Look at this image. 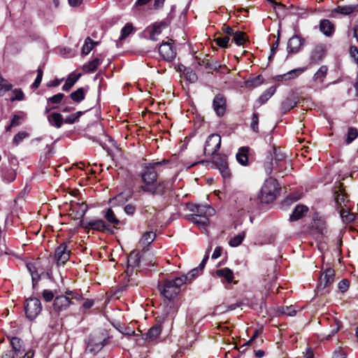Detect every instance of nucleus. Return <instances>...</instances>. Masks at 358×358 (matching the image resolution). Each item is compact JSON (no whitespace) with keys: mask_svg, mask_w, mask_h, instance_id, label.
I'll list each match as a JSON object with an SVG mask.
<instances>
[{"mask_svg":"<svg viewBox=\"0 0 358 358\" xmlns=\"http://www.w3.org/2000/svg\"><path fill=\"white\" fill-rule=\"evenodd\" d=\"M185 283V278H175L166 279L159 283L158 287L161 294L167 300L164 310L166 315H173L178 309L179 304L174 299L180 293L181 286Z\"/></svg>","mask_w":358,"mask_h":358,"instance_id":"obj_1","label":"nucleus"},{"mask_svg":"<svg viewBox=\"0 0 358 358\" xmlns=\"http://www.w3.org/2000/svg\"><path fill=\"white\" fill-rule=\"evenodd\" d=\"M168 163H169V160L163 159L160 162H154L146 164L141 174L143 184L140 187V189L144 192L149 190V188L157 180V172L161 171V167Z\"/></svg>","mask_w":358,"mask_h":358,"instance_id":"obj_2","label":"nucleus"},{"mask_svg":"<svg viewBox=\"0 0 358 358\" xmlns=\"http://www.w3.org/2000/svg\"><path fill=\"white\" fill-rule=\"evenodd\" d=\"M188 209L193 212L188 217L193 223L199 226H206L209 223V217L215 214V210L208 205L189 204Z\"/></svg>","mask_w":358,"mask_h":358,"instance_id":"obj_3","label":"nucleus"},{"mask_svg":"<svg viewBox=\"0 0 358 358\" xmlns=\"http://www.w3.org/2000/svg\"><path fill=\"white\" fill-rule=\"evenodd\" d=\"M83 299L82 295L78 292L67 290L65 292V295H59L55 297L53 302V309L55 311L59 313L66 310L73 303V300L80 301Z\"/></svg>","mask_w":358,"mask_h":358,"instance_id":"obj_4","label":"nucleus"},{"mask_svg":"<svg viewBox=\"0 0 358 358\" xmlns=\"http://www.w3.org/2000/svg\"><path fill=\"white\" fill-rule=\"evenodd\" d=\"M279 191L278 183L275 179L273 178L266 179L261 189V201L265 203L273 202L276 199Z\"/></svg>","mask_w":358,"mask_h":358,"instance_id":"obj_5","label":"nucleus"},{"mask_svg":"<svg viewBox=\"0 0 358 358\" xmlns=\"http://www.w3.org/2000/svg\"><path fill=\"white\" fill-rule=\"evenodd\" d=\"M110 336L105 332H100L91 335L89 338L87 350L93 354H96L109 343Z\"/></svg>","mask_w":358,"mask_h":358,"instance_id":"obj_6","label":"nucleus"},{"mask_svg":"<svg viewBox=\"0 0 358 358\" xmlns=\"http://www.w3.org/2000/svg\"><path fill=\"white\" fill-rule=\"evenodd\" d=\"M221 146V136L217 134H212L207 138L203 153L206 156L216 155Z\"/></svg>","mask_w":358,"mask_h":358,"instance_id":"obj_7","label":"nucleus"},{"mask_svg":"<svg viewBox=\"0 0 358 358\" xmlns=\"http://www.w3.org/2000/svg\"><path fill=\"white\" fill-rule=\"evenodd\" d=\"M41 309V303L39 299L31 298L26 300L24 311L29 320H34L40 314Z\"/></svg>","mask_w":358,"mask_h":358,"instance_id":"obj_8","label":"nucleus"},{"mask_svg":"<svg viewBox=\"0 0 358 358\" xmlns=\"http://www.w3.org/2000/svg\"><path fill=\"white\" fill-rule=\"evenodd\" d=\"M273 159L275 161V169H278L279 173L282 174V177L287 175L289 171L287 170L289 163L285 160V155L282 153L280 148H273Z\"/></svg>","mask_w":358,"mask_h":358,"instance_id":"obj_9","label":"nucleus"},{"mask_svg":"<svg viewBox=\"0 0 358 358\" xmlns=\"http://www.w3.org/2000/svg\"><path fill=\"white\" fill-rule=\"evenodd\" d=\"M167 27V24L164 21L157 22L152 26L148 27L144 31L145 37L152 40L157 41L158 36L161 34L162 29Z\"/></svg>","mask_w":358,"mask_h":358,"instance_id":"obj_10","label":"nucleus"},{"mask_svg":"<svg viewBox=\"0 0 358 358\" xmlns=\"http://www.w3.org/2000/svg\"><path fill=\"white\" fill-rule=\"evenodd\" d=\"M172 41V40L163 41L159 47V55L168 62L173 60L176 56V48L173 47Z\"/></svg>","mask_w":358,"mask_h":358,"instance_id":"obj_11","label":"nucleus"},{"mask_svg":"<svg viewBox=\"0 0 358 358\" xmlns=\"http://www.w3.org/2000/svg\"><path fill=\"white\" fill-rule=\"evenodd\" d=\"M303 45L304 39L300 35H294L287 42V52L289 54H296L302 49Z\"/></svg>","mask_w":358,"mask_h":358,"instance_id":"obj_12","label":"nucleus"},{"mask_svg":"<svg viewBox=\"0 0 358 358\" xmlns=\"http://www.w3.org/2000/svg\"><path fill=\"white\" fill-rule=\"evenodd\" d=\"M71 250L66 243L60 244L55 251V259L57 264H64L70 257Z\"/></svg>","mask_w":358,"mask_h":358,"instance_id":"obj_13","label":"nucleus"},{"mask_svg":"<svg viewBox=\"0 0 358 358\" xmlns=\"http://www.w3.org/2000/svg\"><path fill=\"white\" fill-rule=\"evenodd\" d=\"M80 227L88 230L103 231L107 229L106 223L101 219L94 220L92 221L81 220L80 222Z\"/></svg>","mask_w":358,"mask_h":358,"instance_id":"obj_14","label":"nucleus"},{"mask_svg":"<svg viewBox=\"0 0 358 358\" xmlns=\"http://www.w3.org/2000/svg\"><path fill=\"white\" fill-rule=\"evenodd\" d=\"M213 107L218 116L224 115L227 108V100L222 94H217L213 101Z\"/></svg>","mask_w":358,"mask_h":358,"instance_id":"obj_15","label":"nucleus"},{"mask_svg":"<svg viewBox=\"0 0 358 358\" xmlns=\"http://www.w3.org/2000/svg\"><path fill=\"white\" fill-rule=\"evenodd\" d=\"M171 187V183L168 180H162L155 182L154 185L149 188L146 192L152 194H164L166 190L169 189Z\"/></svg>","mask_w":358,"mask_h":358,"instance_id":"obj_16","label":"nucleus"},{"mask_svg":"<svg viewBox=\"0 0 358 358\" xmlns=\"http://www.w3.org/2000/svg\"><path fill=\"white\" fill-rule=\"evenodd\" d=\"M335 272L331 268L325 269L320 278L318 288L324 289L331 285L334 280Z\"/></svg>","mask_w":358,"mask_h":358,"instance_id":"obj_17","label":"nucleus"},{"mask_svg":"<svg viewBox=\"0 0 358 358\" xmlns=\"http://www.w3.org/2000/svg\"><path fill=\"white\" fill-rule=\"evenodd\" d=\"M320 31L327 37H331L336 31L335 24L328 19L321 20L319 24Z\"/></svg>","mask_w":358,"mask_h":358,"instance_id":"obj_18","label":"nucleus"},{"mask_svg":"<svg viewBox=\"0 0 358 358\" xmlns=\"http://www.w3.org/2000/svg\"><path fill=\"white\" fill-rule=\"evenodd\" d=\"M326 55V49L324 45L318 44L313 48L310 55V62L317 64L321 62Z\"/></svg>","mask_w":358,"mask_h":358,"instance_id":"obj_19","label":"nucleus"},{"mask_svg":"<svg viewBox=\"0 0 358 358\" xmlns=\"http://www.w3.org/2000/svg\"><path fill=\"white\" fill-rule=\"evenodd\" d=\"M357 12H358V4L338 6L331 10L330 17H335L334 13H340L344 15H348Z\"/></svg>","mask_w":358,"mask_h":358,"instance_id":"obj_20","label":"nucleus"},{"mask_svg":"<svg viewBox=\"0 0 358 358\" xmlns=\"http://www.w3.org/2000/svg\"><path fill=\"white\" fill-rule=\"evenodd\" d=\"M162 327L161 325L156 324L149 329V330L143 335V339L145 341H153L156 340L161 334Z\"/></svg>","mask_w":358,"mask_h":358,"instance_id":"obj_21","label":"nucleus"},{"mask_svg":"<svg viewBox=\"0 0 358 358\" xmlns=\"http://www.w3.org/2000/svg\"><path fill=\"white\" fill-rule=\"evenodd\" d=\"M308 211V208L305 205H297L289 216V221L295 222L302 218Z\"/></svg>","mask_w":358,"mask_h":358,"instance_id":"obj_22","label":"nucleus"},{"mask_svg":"<svg viewBox=\"0 0 358 358\" xmlns=\"http://www.w3.org/2000/svg\"><path fill=\"white\" fill-rule=\"evenodd\" d=\"M8 339L10 340V343L12 345L13 351V352L16 353V357L18 358H21V355L22 352L24 351V349L22 346V341L20 338L17 337H8Z\"/></svg>","mask_w":358,"mask_h":358,"instance_id":"obj_23","label":"nucleus"},{"mask_svg":"<svg viewBox=\"0 0 358 358\" xmlns=\"http://www.w3.org/2000/svg\"><path fill=\"white\" fill-rule=\"evenodd\" d=\"M341 186L342 183L340 182L339 187L341 189L335 192V201L336 204L343 209L347 207V203L349 200L347 199V196L343 193Z\"/></svg>","mask_w":358,"mask_h":358,"instance_id":"obj_24","label":"nucleus"},{"mask_svg":"<svg viewBox=\"0 0 358 358\" xmlns=\"http://www.w3.org/2000/svg\"><path fill=\"white\" fill-rule=\"evenodd\" d=\"M49 124L56 128H60L63 123L64 119L62 115L59 113H52L48 115Z\"/></svg>","mask_w":358,"mask_h":358,"instance_id":"obj_25","label":"nucleus"},{"mask_svg":"<svg viewBox=\"0 0 358 358\" xmlns=\"http://www.w3.org/2000/svg\"><path fill=\"white\" fill-rule=\"evenodd\" d=\"M27 267L30 272L32 280L33 287H35L38 280H40L41 274L43 273L42 271H38L36 268V265L32 263H29L27 264Z\"/></svg>","mask_w":358,"mask_h":358,"instance_id":"obj_26","label":"nucleus"},{"mask_svg":"<svg viewBox=\"0 0 358 358\" xmlns=\"http://www.w3.org/2000/svg\"><path fill=\"white\" fill-rule=\"evenodd\" d=\"M248 147H241L238 149L236 157L237 161L243 166H246L248 162Z\"/></svg>","mask_w":358,"mask_h":358,"instance_id":"obj_27","label":"nucleus"},{"mask_svg":"<svg viewBox=\"0 0 358 358\" xmlns=\"http://www.w3.org/2000/svg\"><path fill=\"white\" fill-rule=\"evenodd\" d=\"M156 238L155 233L152 231L145 232L138 242L139 246L145 248L152 243Z\"/></svg>","mask_w":358,"mask_h":358,"instance_id":"obj_28","label":"nucleus"},{"mask_svg":"<svg viewBox=\"0 0 358 358\" xmlns=\"http://www.w3.org/2000/svg\"><path fill=\"white\" fill-rule=\"evenodd\" d=\"M217 276L224 279L227 283L232 282L234 280V273L229 268H224L222 269H218L215 271Z\"/></svg>","mask_w":358,"mask_h":358,"instance_id":"obj_29","label":"nucleus"},{"mask_svg":"<svg viewBox=\"0 0 358 358\" xmlns=\"http://www.w3.org/2000/svg\"><path fill=\"white\" fill-rule=\"evenodd\" d=\"M305 71V69L303 68H299L295 69L293 70L289 71L285 74L280 75L278 76V80H289V79H294L299 76H300L303 71Z\"/></svg>","mask_w":358,"mask_h":358,"instance_id":"obj_30","label":"nucleus"},{"mask_svg":"<svg viewBox=\"0 0 358 358\" xmlns=\"http://www.w3.org/2000/svg\"><path fill=\"white\" fill-rule=\"evenodd\" d=\"M328 67L325 65L321 66L313 76V80L319 83H322L324 78L327 76Z\"/></svg>","mask_w":358,"mask_h":358,"instance_id":"obj_31","label":"nucleus"},{"mask_svg":"<svg viewBox=\"0 0 358 358\" xmlns=\"http://www.w3.org/2000/svg\"><path fill=\"white\" fill-rule=\"evenodd\" d=\"M80 75V74H76V73H71L69 76L67 78L64 85L62 87L63 90L64 91H69L78 81L79 79Z\"/></svg>","mask_w":358,"mask_h":358,"instance_id":"obj_32","label":"nucleus"},{"mask_svg":"<svg viewBox=\"0 0 358 358\" xmlns=\"http://www.w3.org/2000/svg\"><path fill=\"white\" fill-rule=\"evenodd\" d=\"M12 87L13 85L0 73V96H3L6 92L12 90Z\"/></svg>","mask_w":358,"mask_h":358,"instance_id":"obj_33","label":"nucleus"},{"mask_svg":"<svg viewBox=\"0 0 358 358\" xmlns=\"http://www.w3.org/2000/svg\"><path fill=\"white\" fill-rule=\"evenodd\" d=\"M101 60L99 58H94L83 66V70L90 73L94 71L101 64Z\"/></svg>","mask_w":358,"mask_h":358,"instance_id":"obj_34","label":"nucleus"},{"mask_svg":"<svg viewBox=\"0 0 358 358\" xmlns=\"http://www.w3.org/2000/svg\"><path fill=\"white\" fill-rule=\"evenodd\" d=\"M85 92L86 90H85L83 87H80L77 90L73 92L71 94L70 97L73 101L80 103L85 99Z\"/></svg>","mask_w":358,"mask_h":358,"instance_id":"obj_35","label":"nucleus"},{"mask_svg":"<svg viewBox=\"0 0 358 358\" xmlns=\"http://www.w3.org/2000/svg\"><path fill=\"white\" fill-rule=\"evenodd\" d=\"M276 87L271 86L266 91H265L259 98L260 104H264L275 92Z\"/></svg>","mask_w":358,"mask_h":358,"instance_id":"obj_36","label":"nucleus"},{"mask_svg":"<svg viewBox=\"0 0 358 358\" xmlns=\"http://www.w3.org/2000/svg\"><path fill=\"white\" fill-rule=\"evenodd\" d=\"M96 45H98V42H94L90 37H87L82 48V54L88 55Z\"/></svg>","mask_w":358,"mask_h":358,"instance_id":"obj_37","label":"nucleus"},{"mask_svg":"<svg viewBox=\"0 0 358 358\" xmlns=\"http://www.w3.org/2000/svg\"><path fill=\"white\" fill-rule=\"evenodd\" d=\"M358 137V129L355 127H350L346 134L345 143L350 144L354 140Z\"/></svg>","mask_w":358,"mask_h":358,"instance_id":"obj_38","label":"nucleus"},{"mask_svg":"<svg viewBox=\"0 0 358 358\" xmlns=\"http://www.w3.org/2000/svg\"><path fill=\"white\" fill-rule=\"evenodd\" d=\"M296 106V101L291 99H286L282 102L280 108L283 113H286Z\"/></svg>","mask_w":358,"mask_h":358,"instance_id":"obj_39","label":"nucleus"},{"mask_svg":"<svg viewBox=\"0 0 358 358\" xmlns=\"http://www.w3.org/2000/svg\"><path fill=\"white\" fill-rule=\"evenodd\" d=\"M312 227L319 234H323L326 232V224L322 220H315L312 223Z\"/></svg>","mask_w":358,"mask_h":358,"instance_id":"obj_40","label":"nucleus"},{"mask_svg":"<svg viewBox=\"0 0 358 358\" xmlns=\"http://www.w3.org/2000/svg\"><path fill=\"white\" fill-rule=\"evenodd\" d=\"M232 40L237 45H243L246 41L245 34L241 31H236Z\"/></svg>","mask_w":358,"mask_h":358,"instance_id":"obj_41","label":"nucleus"},{"mask_svg":"<svg viewBox=\"0 0 358 358\" xmlns=\"http://www.w3.org/2000/svg\"><path fill=\"white\" fill-rule=\"evenodd\" d=\"M140 253L138 251H133L129 255L128 258V265L129 266H138L140 263Z\"/></svg>","mask_w":358,"mask_h":358,"instance_id":"obj_42","label":"nucleus"},{"mask_svg":"<svg viewBox=\"0 0 358 358\" xmlns=\"http://www.w3.org/2000/svg\"><path fill=\"white\" fill-rule=\"evenodd\" d=\"M245 237V232L242 231L241 233L238 234V235H236L234 238H232L229 241V244L231 247H237L241 244V243L244 240Z\"/></svg>","mask_w":358,"mask_h":358,"instance_id":"obj_43","label":"nucleus"},{"mask_svg":"<svg viewBox=\"0 0 358 358\" xmlns=\"http://www.w3.org/2000/svg\"><path fill=\"white\" fill-rule=\"evenodd\" d=\"M105 217L109 223L114 226L117 225L120 223V220L116 217L114 212L111 208H108L106 210Z\"/></svg>","mask_w":358,"mask_h":358,"instance_id":"obj_44","label":"nucleus"},{"mask_svg":"<svg viewBox=\"0 0 358 358\" xmlns=\"http://www.w3.org/2000/svg\"><path fill=\"white\" fill-rule=\"evenodd\" d=\"M341 217L344 222H350L355 218L354 213H350L348 209H341L340 210Z\"/></svg>","mask_w":358,"mask_h":358,"instance_id":"obj_45","label":"nucleus"},{"mask_svg":"<svg viewBox=\"0 0 358 358\" xmlns=\"http://www.w3.org/2000/svg\"><path fill=\"white\" fill-rule=\"evenodd\" d=\"M73 208L76 211V216L78 217H83L87 210V206L85 203H76Z\"/></svg>","mask_w":358,"mask_h":358,"instance_id":"obj_46","label":"nucleus"},{"mask_svg":"<svg viewBox=\"0 0 358 358\" xmlns=\"http://www.w3.org/2000/svg\"><path fill=\"white\" fill-rule=\"evenodd\" d=\"M278 311V313L287 316H294L296 313V310L292 306L279 307Z\"/></svg>","mask_w":358,"mask_h":358,"instance_id":"obj_47","label":"nucleus"},{"mask_svg":"<svg viewBox=\"0 0 358 358\" xmlns=\"http://www.w3.org/2000/svg\"><path fill=\"white\" fill-rule=\"evenodd\" d=\"M200 273L201 271L199 270V268H194L192 269L186 275H182L179 278H185V283L191 282L192 280L198 276Z\"/></svg>","mask_w":358,"mask_h":358,"instance_id":"obj_48","label":"nucleus"},{"mask_svg":"<svg viewBox=\"0 0 358 358\" xmlns=\"http://www.w3.org/2000/svg\"><path fill=\"white\" fill-rule=\"evenodd\" d=\"M213 163L216 166L217 169L228 165L226 157L220 155H216V157L213 159Z\"/></svg>","mask_w":358,"mask_h":358,"instance_id":"obj_49","label":"nucleus"},{"mask_svg":"<svg viewBox=\"0 0 358 358\" xmlns=\"http://www.w3.org/2000/svg\"><path fill=\"white\" fill-rule=\"evenodd\" d=\"M184 74L185 78L192 83H194L197 80L198 78L196 73L189 68L185 69Z\"/></svg>","mask_w":358,"mask_h":358,"instance_id":"obj_50","label":"nucleus"},{"mask_svg":"<svg viewBox=\"0 0 358 358\" xmlns=\"http://www.w3.org/2000/svg\"><path fill=\"white\" fill-rule=\"evenodd\" d=\"M83 112L78 111L76 113L68 115L64 120V122L66 124H73L78 121L80 117L82 115Z\"/></svg>","mask_w":358,"mask_h":358,"instance_id":"obj_51","label":"nucleus"},{"mask_svg":"<svg viewBox=\"0 0 358 358\" xmlns=\"http://www.w3.org/2000/svg\"><path fill=\"white\" fill-rule=\"evenodd\" d=\"M29 134L27 131H20L15 135L13 139V143L15 145H18L24 138L28 137Z\"/></svg>","mask_w":358,"mask_h":358,"instance_id":"obj_52","label":"nucleus"},{"mask_svg":"<svg viewBox=\"0 0 358 358\" xmlns=\"http://www.w3.org/2000/svg\"><path fill=\"white\" fill-rule=\"evenodd\" d=\"M134 28L132 26V24L130 22H128L125 24V26L121 30V36L120 39H124L127 38L131 32L133 31Z\"/></svg>","mask_w":358,"mask_h":358,"instance_id":"obj_53","label":"nucleus"},{"mask_svg":"<svg viewBox=\"0 0 358 358\" xmlns=\"http://www.w3.org/2000/svg\"><path fill=\"white\" fill-rule=\"evenodd\" d=\"M64 97V94L62 93H58L57 94L53 95L52 96L48 99V104L52 103L53 105H57L60 103Z\"/></svg>","mask_w":358,"mask_h":358,"instance_id":"obj_54","label":"nucleus"},{"mask_svg":"<svg viewBox=\"0 0 358 358\" xmlns=\"http://www.w3.org/2000/svg\"><path fill=\"white\" fill-rule=\"evenodd\" d=\"M230 38L228 36H219L215 39L216 44L221 48H227L229 46Z\"/></svg>","mask_w":358,"mask_h":358,"instance_id":"obj_55","label":"nucleus"},{"mask_svg":"<svg viewBox=\"0 0 358 358\" xmlns=\"http://www.w3.org/2000/svg\"><path fill=\"white\" fill-rule=\"evenodd\" d=\"M263 82V78L261 76H258L252 79L248 80L245 82L246 86L248 87H257L261 85Z\"/></svg>","mask_w":358,"mask_h":358,"instance_id":"obj_56","label":"nucleus"},{"mask_svg":"<svg viewBox=\"0 0 358 358\" xmlns=\"http://www.w3.org/2000/svg\"><path fill=\"white\" fill-rule=\"evenodd\" d=\"M259 114L257 113H254L252 117V121L250 124V127L252 131L257 133L259 131Z\"/></svg>","mask_w":358,"mask_h":358,"instance_id":"obj_57","label":"nucleus"},{"mask_svg":"<svg viewBox=\"0 0 358 358\" xmlns=\"http://www.w3.org/2000/svg\"><path fill=\"white\" fill-rule=\"evenodd\" d=\"M12 92L13 94V96L10 99L11 101H22L24 99V95L21 89H15Z\"/></svg>","mask_w":358,"mask_h":358,"instance_id":"obj_58","label":"nucleus"},{"mask_svg":"<svg viewBox=\"0 0 358 358\" xmlns=\"http://www.w3.org/2000/svg\"><path fill=\"white\" fill-rule=\"evenodd\" d=\"M43 71L42 68L38 67L37 69V76L34 80V82L32 84L33 88H38L41 83L42 78H43Z\"/></svg>","mask_w":358,"mask_h":358,"instance_id":"obj_59","label":"nucleus"},{"mask_svg":"<svg viewBox=\"0 0 358 358\" xmlns=\"http://www.w3.org/2000/svg\"><path fill=\"white\" fill-rule=\"evenodd\" d=\"M3 178L6 182H10L15 179V173L13 171H8L3 174Z\"/></svg>","mask_w":358,"mask_h":358,"instance_id":"obj_60","label":"nucleus"},{"mask_svg":"<svg viewBox=\"0 0 358 358\" xmlns=\"http://www.w3.org/2000/svg\"><path fill=\"white\" fill-rule=\"evenodd\" d=\"M24 118V115H20L18 114L13 115L10 122L12 123V125H14L15 127L18 126L21 124V120Z\"/></svg>","mask_w":358,"mask_h":358,"instance_id":"obj_61","label":"nucleus"},{"mask_svg":"<svg viewBox=\"0 0 358 358\" xmlns=\"http://www.w3.org/2000/svg\"><path fill=\"white\" fill-rule=\"evenodd\" d=\"M350 285V282L348 280L343 279L338 283V289L341 292H345L348 290Z\"/></svg>","mask_w":358,"mask_h":358,"instance_id":"obj_62","label":"nucleus"},{"mask_svg":"<svg viewBox=\"0 0 358 358\" xmlns=\"http://www.w3.org/2000/svg\"><path fill=\"white\" fill-rule=\"evenodd\" d=\"M127 199L124 196L122 193L117 194L115 196L112 200L111 202L114 204H120L123 203Z\"/></svg>","mask_w":358,"mask_h":358,"instance_id":"obj_63","label":"nucleus"},{"mask_svg":"<svg viewBox=\"0 0 358 358\" xmlns=\"http://www.w3.org/2000/svg\"><path fill=\"white\" fill-rule=\"evenodd\" d=\"M350 56L357 62H358V48L355 45H352L350 48Z\"/></svg>","mask_w":358,"mask_h":358,"instance_id":"obj_64","label":"nucleus"}]
</instances>
